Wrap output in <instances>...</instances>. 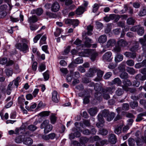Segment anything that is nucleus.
Wrapping results in <instances>:
<instances>
[{"mask_svg":"<svg viewBox=\"0 0 146 146\" xmlns=\"http://www.w3.org/2000/svg\"><path fill=\"white\" fill-rule=\"evenodd\" d=\"M139 42L141 45L142 50L144 52H146V43L142 38L139 39Z\"/></svg>","mask_w":146,"mask_h":146,"instance_id":"18","label":"nucleus"},{"mask_svg":"<svg viewBox=\"0 0 146 146\" xmlns=\"http://www.w3.org/2000/svg\"><path fill=\"white\" fill-rule=\"evenodd\" d=\"M127 71L131 74L134 75L137 73V71L133 68L129 67L127 68Z\"/></svg>","mask_w":146,"mask_h":146,"instance_id":"31","label":"nucleus"},{"mask_svg":"<svg viewBox=\"0 0 146 146\" xmlns=\"http://www.w3.org/2000/svg\"><path fill=\"white\" fill-rule=\"evenodd\" d=\"M120 77L122 79H127L128 78V74L126 72H123L120 74Z\"/></svg>","mask_w":146,"mask_h":146,"instance_id":"41","label":"nucleus"},{"mask_svg":"<svg viewBox=\"0 0 146 146\" xmlns=\"http://www.w3.org/2000/svg\"><path fill=\"white\" fill-rule=\"evenodd\" d=\"M98 53L97 52H94L91 53L90 55V58L92 62H94L96 60L98 56Z\"/></svg>","mask_w":146,"mask_h":146,"instance_id":"17","label":"nucleus"},{"mask_svg":"<svg viewBox=\"0 0 146 146\" xmlns=\"http://www.w3.org/2000/svg\"><path fill=\"white\" fill-rule=\"evenodd\" d=\"M5 72L6 75L8 76H11L13 74L12 70L11 69H6L5 70Z\"/></svg>","mask_w":146,"mask_h":146,"instance_id":"56","label":"nucleus"},{"mask_svg":"<svg viewBox=\"0 0 146 146\" xmlns=\"http://www.w3.org/2000/svg\"><path fill=\"white\" fill-rule=\"evenodd\" d=\"M123 59V55L117 53L115 57V60L116 62H117L121 61Z\"/></svg>","mask_w":146,"mask_h":146,"instance_id":"24","label":"nucleus"},{"mask_svg":"<svg viewBox=\"0 0 146 146\" xmlns=\"http://www.w3.org/2000/svg\"><path fill=\"white\" fill-rule=\"evenodd\" d=\"M93 26L90 25L87 26V29L88 30L87 32H84L82 33L83 37H85L86 35L90 36L92 35V31H93Z\"/></svg>","mask_w":146,"mask_h":146,"instance_id":"6","label":"nucleus"},{"mask_svg":"<svg viewBox=\"0 0 146 146\" xmlns=\"http://www.w3.org/2000/svg\"><path fill=\"white\" fill-rule=\"evenodd\" d=\"M124 90L127 92L129 91L131 93H134L136 92V90L133 88H125Z\"/></svg>","mask_w":146,"mask_h":146,"instance_id":"58","label":"nucleus"},{"mask_svg":"<svg viewBox=\"0 0 146 146\" xmlns=\"http://www.w3.org/2000/svg\"><path fill=\"white\" fill-rule=\"evenodd\" d=\"M97 71V69L95 68H90L88 73L86 74V76L88 77H93Z\"/></svg>","mask_w":146,"mask_h":146,"instance_id":"7","label":"nucleus"},{"mask_svg":"<svg viewBox=\"0 0 146 146\" xmlns=\"http://www.w3.org/2000/svg\"><path fill=\"white\" fill-rule=\"evenodd\" d=\"M90 93L88 92H85V95L83 99V103L84 104H88L90 102Z\"/></svg>","mask_w":146,"mask_h":146,"instance_id":"11","label":"nucleus"},{"mask_svg":"<svg viewBox=\"0 0 146 146\" xmlns=\"http://www.w3.org/2000/svg\"><path fill=\"white\" fill-rule=\"evenodd\" d=\"M89 139L86 137H81L80 139V142L81 144H85L88 141Z\"/></svg>","mask_w":146,"mask_h":146,"instance_id":"36","label":"nucleus"},{"mask_svg":"<svg viewBox=\"0 0 146 146\" xmlns=\"http://www.w3.org/2000/svg\"><path fill=\"white\" fill-rule=\"evenodd\" d=\"M84 11V8L80 7L77 9L76 11V13L77 15H80L82 14Z\"/></svg>","mask_w":146,"mask_h":146,"instance_id":"29","label":"nucleus"},{"mask_svg":"<svg viewBox=\"0 0 146 146\" xmlns=\"http://www.w3.org/2000/svg\"><path fill=\"white\" fill-rule=\"evenodd\" d=\"M118 43L119 46L123 47L126 46L127 44V42L123 39H121L118 41Z\"/></svg>","mask_w":146,"mask_h":146,"instance_id":"33","label":"nucleus"},{"mask_svg":"<svg viewBox=\"0 0 146 146\" xmlns=\"http://www.w3.org/2000/svg\"><path fill=\"white\" fill-rule=\"evenodd\" d=\"M137 32L138 35L140 36H142L144 32V28L139 26Z\"/></svg>","mask_w":146,"mask_h":146,"instance_id":"35","label":"nucleus"},{"mask_svg":"<svg viewBox=\"0 0 146 146\" xmlns=\"http://www.w3.org/2000/svg\"><path fill=\"white\" fill-rule=\"evenodd\" d=\"M113 88L108 87L106 88L103 90L105 92H107L109 94H111L113 93Z\"/></svg>","mask_w":146,"mask_h":146,"instance_id":"57","label":"nucleus"},{"mask_svg":"<svg viewBox=\"0 0 146 146\" xmlns=\"http://www.w3.org/2000/svg\"><path fill=\"white\" fill-rule=\"evenodd\" d=\"M130 106L132 108L134 109L135 107L138 106V103L136 101L131 102L130 104Z\"/></svg>","mask_w":146,"mask_h":146,"instance_id":"45","label":"nucleus"},{"mask_svg":"<svg viewBox=\"0 0 146 146\" xmlns=\"http://www.w3.org/2000/svg\"><path fill=\"white\" fill-rule=\"evenodd\" d=\"M95 98L98 100H100L102 99V94L100 92H97L95 94Z\"/></svg>","mask_w":146,"mask_h":146,"instance_id":"40","label":"nucleus"},{"mask_svg":"<svg viewBox=\"0 0 146 146\" xmlns=\"http://www.w3.org/2000/svg\"><path fill=\"white\" fill-rule=\"evenodd\" d=\"M116 66L117 65L116 64L111 63H110L108 66V68L111 69H115Z\"/></svg>","mask_w":146,"mask_h":146,"instance_id":"61","label":"nucleus"},{"mask_svg":"<svg viewBox=\"0 0 146 146\" xmlns=\"http://www.w3.org/2000/svg\"><path fill=\"white\" fill-rule=\"evenodd\" d=\"M51 123L52 124H54L56 120V117L54 113H52L50 117Z\"/></svg>","mask_w":146,"mask_h":146,"instance_id":"34","label":"nucleus"},{"mask_svg":"<svg viewBox=\"0 0 146 146\" xmlns=\"http://www.w3.org/2000/svg\"><path fill=\"white\" fill-rule=\"evenodd\" d=\"M146 116V112H143L139 114L137 116L136 120L137 121H139L142 119L143 116Z\"/></svg>","mask_w":146,"mask_h":146,"instance_id":"38","label":"nucleus"},{"mask_svg":"<svg viewBox=\"0 0 146 146\" xmlns=\"http://www.w3.org/2000/svg\"><path fill=\"white\" fill-rule=\"evenodd\" d=\"M111 55L112 53L111 52H108L103 55L102 58L104 60L109 61L111 60Z\"/></svg>","mask_w":146,"mask_h":146,"instance_id":"9","label":"nucleus"},{"mask_svg":"<svg viewBox=\"0 0 146 146\" xmlns=\"http://www.w3.org/2000/svg\"><path fill=\"white\" fill-rule=\"evenodd\" d=\"M135 78L137 80L143 81L146 80V75H142L141 74H138L136 76Z\"/></svg>","mask_w":146,"mask_h":146,"instance_id":"22","label":"nucleus"},{"mask_svg":"<svg viewBox=\"0 0 146 146\" xmlns=\"http://www.w3.org/2000/svg\"><path fill=\"white\" fill-rule=\"evenodd\" d=\"M121 127L120 126H119L116 127L115 129V133L117 134H119L121 133Z\"/></svg>","mask_w":146,"mask_h":146,"instance_id":"52","label":"nucleus"},{"mask_svg":"<svg viewBox=\"0 0 146 146\" xmlns=\"http://www.w3.org/2000/svg\"><path fill=\"white\" fill-rule=\"evenodd\" d=\"M60 8L59 3L56 1L52 4L51 11L53 12H56L58 11Z\"/></svg>","mask_w":146,"mask_h":146,"instance_id":"4","label":"nucleus"},{"mask_svg":"<svg viewBox=\"0 0 146 146\" xmlns=\"http://www.w3.org/2000/svg\"><path fill=\"white\" fill-rule=\"evenodd\" d=\"M146 15V8L143 7L139 11L138 15L140 17H143Z\"/></svg>","mask_w":146,"mask_h":146,"instance_id":"32","label":"nucleus"},{"mask_svg":"<svg viewBox=\"0 0 146 146\" xmlns=\"http://www.w3.org/2000/svg\"><path fill=\"white\" fill-rule=\"evenodd\" d=\"M98 117L99 122L96 123L97 126L98 127L103 126V124L104 123V121L103 118V116L101 115V113L98 114Z\"/></svg>","mask_w":146,"mask_h":146,"instance_id":"5","label":"nucleus"},{"mask_svg":"<svg viewBox=\"0 0 146 146\" xmlns=\"http://www.w3.org/2000/svg\"><path fill=\"white\" fill-rule=\"evenodd\" d=\"M97 108L96 107L90 108L88 110L89 113L92 116L95 115L97 113Z\"/></svg>","mask_w":146,"mask_h":146,"instance_id":"23","label":"nucleus"},{"mask_svg":"<svg viewBox=\"0 0 146 146\" xmlns=\"http://www.w3.org/2000/svg\"><path fill=\"white\" fill-rule=\"evenodd\" d=\"M50 112L49 111H43L40 113L39 115L41 117L47 116L49 115Z\"/></svg>","mask_w":146,"mask_h":146,"instance_id":"47","label":"nucleus"},{"mask_svg":"<svg viewBox=\"0 0 146 146\" xmlns=\"http://www.w3.org/2000/svg\"><path fill=\"white\" fill-rule=\"evenodd\" d=\"M121 83V81L119 78H115L110 82L111 85L116 84L118 86H120Z\"/></svg>","mask_w":146,"mask_h":146,"instance_id":"16","label":"nucleus"},{"mask_svg":"<svg viewBox=\"0 0 146 146\" xmlns=\"http://www.w3.org/2000/svg\"><path fill=\"white\" fill-rule=\"evenodd\" d=\"M83 62V60L82 57H78L76 58L74 61V62L75 64H79L82 63Z\"/></svg>","mask_w":146,"mask_h":146,"instance_id":"48","label":"nucleus"},{"mask_svg":"<svg viewBox=\"0 0 146 146\" xmlns=\"http://www.w3.org/2000/svg\"><path fill=\"white\" fill-rule=\"evenodd\" d=\"M49 120H46L41 124L40 128L41 129H44V133L46 134L51 131L53 128L52 126L49 124Z\"/></svg>","mask_w":146,"mask_h":146,"instance_id":"2","label":"nucleus"},{"mask_svg":"<svg viewBox=\"0 0 146 146\" xmlns=\"http://www.w3.org/2000/svg\"><path fill=\"white\" fill-rule=\"evenodd\" d=\"M91 50L89 49L84 50L80 53V56H83L88 57L90 55Z\"/></svg>","mask_w":146,"mask_h":146,"instance_id":"26","label":"nucleus"},{"mask_svg":"<svg viewBox=\"0 0 146 146\" xmlns=\"http://www.w3.org/2000/svg\"><path fill=\"white\" fill-rule=\"evenodd\" d=\"M43 10L41 8H38L35 10H33L31 13L33 14H36L37 15H40L43 13Z\"/></svg>","mask_w":146,"mask_h":146,"instance_id":"21","label":"nucleus"},{"mask_svg":"<svg viewBox=\"0 0 146 146\" xmlns=\"http://www.w3.org/2000/svg\"><path fill=\"white\" fill-rule=\"evenodd\" d=\"M7 59L6 58H0V64H5L7 62Z\"/></svg>","mask_w":146,"mask_h":146,"instance_id":"55","label":"nucleus"},{"mask_svg":"<svg viewBox=\"0 0 146 146\" xmlns=\"http://www.w3.org/2000/svg\"><path fill=\"white\" fill-rule=\"evenodd\" d=\"M115 116V113L113 112L109 113L107 117V120L110 121L113 119Z\"/></svg>","mask_w":146,"mask_h":146,"instance_id":"30","label":"nucleus"},{"mask_svg":"<svg viewBox=\"0 0 146 146\" xmlns=\"http://www.w3.org/2000/svg\"><path fill=\"white\" fill-rule=\"evenodd\" d=\"M13 84V82H11L10 83L8 86L7 90V94L8 95H9L10 94V91H11L12 90L13 88L12 86Z\"/></svg>","mask_w":146,"mask_h":146,"instance_id":"39","label":"nucleus"},{"mask_svg":"<svg viewBox=\"0 0 146 146\" xmlns=\"http://www.w3.org/2000/svg\"><path fill=\"white\" fill-rule=\"evenodd\" d=\"M108 143V141L107 140L104 139L101 141H100V144L99 143L96 142V146H103V145L105 144H107Z\"/></svg>","mask_w":146,"mask_h":146,"instance_id":"43","label":"nucleus"},{"mask_svg":"<svg viewBox=\"0 0 146 146\" xmlns=\"http://www.w3.org/2000/svg\"><path fill=\"white\" fill-rule=\"evenodd\" d=\"M109 113V111L108 110L105 109L101 111V114L103 117H107Z\"/></svg>","mask_w":146,"mask_h":146,"instance_id":"44","label":"nucleus"},{"mask_svg":"<svg viewBox=\"0 0 146 146\" xmlns=\"http://www.w3.org/2000/svg\"><path fill=\"white\" fill-rule=\"evenodd\" d=\"M123 88H118L115 91V95L118 96H121L124 93Z\"/></svg>","mask_w":146,"mask_h":146,"instance_id":"28","label":"nucleus"},{"mask_svg":"<svg viewBox=\"0 0 146 146\" xmlns=\"http://www.w3.org/2000/svg\"><path fill=\"white\" fill-rule=\"evenodd\" d=\"M127 64L130 66H133L134 65V62L131 60H127L126 62Z\"/></svg>","mask_w":146,"mask_h":146,"instance_id":"51","label":"nucleus"},{"mask_svg":"<svg viewBox=\"0 0 146 146\" xmlns=\"http://www.w3.org/2000/svg\"><path fill=\"white\" fill-rule=\"evenodd\" d=\"M99 133L102 135H106L108 134V131L106 129L101 128L99 130Z\"/></svg>","mask_w":146,"mask_h":146,"instance_id":"37","label":"nucleus"},{"mask_svg":"<svg viewBox=\"0 0 146 146\" xmlns=\"http://www.w3.org/2000/svg\"><path fill=\"white\" fill-rule=\"evenodd\" d=\"M107 40V37L105 35H103L100 36L98 39V42L100 43H104Z\"/></svg>","mask_w":146,"mask_h":146,"instance_id":"15","label":"nucleus"},{"mask_svg":"<svg viewBox=\"0 0 146 146\" xmlns=\"http://www.w3.org/2000/svg\"><path fill=\"white\" fill-rule=\"evenodd\" d=\"M27 128L30 131H34L37 129V127L33 125H31L28 126Z\"/></svg>","mask_w":146,"mask_h":146,"instance_id":"46","label":"nucleus"},{"mask_svg":"<svg viewBox=\"0 0 146 146\" xmlns=\"http://www.w3.org/2000/svg\"><path fill=\"white\" fill-rule=\"evenodd\" d=\"M102 94L103 95V96L104 98L106 100H108L110 98V96L109 95V93L107 92H104V91L103 90Z\"/></svg>","mask_w":146,"mask_h":146,"instance_id":"49","label":"nucleus"},{"mask_svg":"<svg viewBox=\"0 0 146 146\" xmlns=\"http://www.w3.org/2000/svg\"><path fill=\"white\" fill-rule=\"evenodd\" d=\"M136 145L137 146H141L143 143V141L141 140L139 138L137 139L135 141Z\"/></svg>","mask_w":146,"mask_h":146,"instance_id":"54","label":"nucleus"},{"mask_svg":"<svg viewBox=\"0 0 146 146\" xmlns=\"http://www.w3.org/2000/svg\"><path fill=\"white\" fill-rule=\"evenodd\" d=\"M52 100L53 101L55 102L58 103L59 101V97L58 95V93L56 91H54L52 93Z\"/></svg>","mask_w":146,"mask_h":146,"instance_id":"8","label":"nucleus"},{"mask_svg":"<svg viewBox=\"0 0 146 146\" xmlns=\"http://www.w3.org/2000/svg\"><path fill=\"white\" fill-rule=\"evenodd\" d=\"M132 44L133 46L129 48L130 51L132 52H136L140 49L139 44L137 41H133Z\"/></svg>","mask_w":146,"mask_h":146,"instance_id":"3","label":"nucleus"},{"mask_svg":"<svg viewBox=\"0 0 146 146\" xmlns=\"http://www.w3.org/2000/svg\"><path fill=\"white\" fill-rule=\"evenodd\" d=\"M44 79L45 80H48L49 77V75L48 71H46L43 74Z\"/></svg>","mask_w":146,"mask_h":146,"instance_id":"59","label":"nucleus"},{"mask_svg":"<svg viewBox=\"0 0 146 146\" xmlns=\"http://www.w3.org/2000/svg\"><path fill=\"white\" fill-rule=\"evenodd\" d=\"M24 144L27 145H31L33 143V140L30 137H27L23 141Z\"/></svg>","mask_w":146,"mask_h":146,"instance_id":"25","label":"nucleus"},{"mask_svg":"<svg viewBox=\"0 0 146 146\" xmlns=\"http://www.w3.org/2000/svg\"><path fill=\"white\" fill-rule=\"evenodd\" d=\"M135 22V20L133 18H129L127 19V23L128 25H133Z\"/></svg>","mask_w":146,"mask_h":146,"instance_id":"42","label":"nucleus"},{"mask_svg":"<svg viewBox=\"0 0 146 146\" xmlns=\"http://www.w3.org/2000/svg\"><path fill=\"white\" fill-rule=\"evenodd\" d=\"M112 75V74L111 72H108L104 76V78L105 79H107L109 78Z\"/></svg>","mask_w":146,"mask_h":146,"instance_id":"64","label":"nucleus"},{"mask_svg":"<svg viewBox=\"0 0 146 146\" xmlns=\"http://www.w3.org/2000/svg\"><path fill=\"white\" fill-rule=\"evenodd\" d=\"M27 43V40L23 39L22 40V43H16L15 45V47L16 48L25 53L29 51V47Z\"/></svg>","mask_w":146,"mask_h":146,"instance_id":"1","label":"nucleus"},{"mask_svg":"<svg viewBox=\"0 0 146 146\" xmlns=\"http://www.w3.org/2000/svg\"><path fill=\"white\" fill-rule=\"evenodd\" d=\"M46 37L45 35H43L41 38L40 42V45L43 44H45V41L46 40Z\"/></svg>","mask_w":146,"mask_h":146,"instance_id":"53","label":"nucleus"},{"mask_svg":"<svg viewBox=\"0 0 146 146\" xmlns=\"http://www.w3.org/2000/svg\"><path fill=\"white\" fill-rule=\"evenodd\" d=\"M98 77L96 78L94 80L96 81H99L101 80V78L102 77L104 74L103 71L100 70H98L97 71Z\"/></svg>","mask_w":146,"mask_h":146,"instance_id":"19","label":"nucleus"},{"mask_svg":"<svg viewBox=\"0 0 146 146\" xmlns=\"http://www.w3.org/2000/svg\"><path fill=\"white\" fill-rule=\"evenodd\" d=\"M28 21L30 23H35L38 21V19L35 15H33L29 18Z\"/></svg>","mask_w":146,"mask_h":146,"instance_id":"27","label":"nucleus"},{"mask_svg":"<svg viewBox=\"0 0 146 146\" xmlns=\"http://www.w3.org/2000/svg\"><path fill=\"white\" fill-rule=\"evenodd\" d=\"M117 139L115 135L111 134L109 135L108 141L112 144H115L117 142Z\"/></svg>","mask_w":146,"mask_h":146,"instance_id":"12","label":"nucleus"},{"mask_svg":"<svg viewBox=\"0 0 146 146\" xmlns=\"http://www.w3.org/2000/svg\"><path fill=\"white\" fill-rule=\"evenodd\" d=\"M115 43L116 41L114 39H110L107 42L106 46L108 48H109L114 46Z\"/></svg>","mask_w":146,"mask_h":146,"instance_id":"20","label":"nucleus"},{"mask_svg":"<svg viewBox=\"0 0 146 146\" xmlns=\"http://www.w3.org/2000/svg\"><path fill=\"white\" fill-rule=\"evenodd\" d=\"M85 40L84 42V46L86 47H90L91 45V43L93 42L92 40L86 36L85 37Z\"/></svg>","mask_w":146,"mask_h":146,"instance_id":"10","label":"nucleus"},{"mask_svg":"<svg viewBox=\"0 0 146 146\" xmlns=\"http://www.w3.org/2000/svg\"><path fill=\"white\" fill-rule=\"evenodd\" d=\"M101 86L100 84L97 83L95 84L94 86V89L96 91H98L101 89Z\"/></svg>","mask_w":146,"mask_h":146,"instance_id":"60","label":"nucleus"},{"mask_svg":"<svg viewBox=\"0 0 146 146\" xmlns=\"http://www.w3.org/2000/svg\"><path fill=\"white\" fill-rule=\"evenodd\" d=\"M20 79V78L19 77H17L12 82H14V85L16 86L17 87H18L19 85V80Z\"/></svg>","mask_w":146,"mask_h":146,"instance_id":"62","label":"nucleus"},{"mask_svg":"<svg viewBox=\"0 0 146 146\" xmlns=\"http://www.w3.org/2000/svg\"><path fill=\"white\" fill-rule=\"evenodd\" d=\"M124 55L127 58L134 59L136 57V54L135 53H132L128 52H126L124 53Z\"/></svg>","mask_w":146,"mask_h":146,"instance_id":"14","label":"nucleus"},{"mask_svg":"<svg viewBox=\"0 0 146 146\" xmlns=\"http://www.w3.org/2000/svg\"><path fill=\"white\" fill-rule=\"evenodd\" d=\"M123 85L122 86V88L123 90L125 89V88H128V86H131L132 84L130 81L127 79L123 81Z\"/></svg>","mask_w":146,"mask_h":146,"instance_id":"13","label":"nucleus"},{"mask_svg":"<svg viewBox=\"0 0 146 146\" xmlns=\"http://www.w3.org/2000/svg\"><path fill=\"white\" fill-rule=\"evenodd\" d=\"M62 32V30L60 28H57L56 31L54 33V35L56 36H58Z\"/></svg>","mask_w":146,"mask_h":146,"instance_id":"50","label":"nucleus"},{"mask_svg":"<svg viewBox=\"0 0 146 146\" xmlns=\"http://www.w3.org/2000/svg\"><path fill=\"white\" fill-rule=\"evenodd\" d=\"M22 136L21 135L17 137L15 139V142L17 143H20L22 142Z\"/></svg>","mask_w":146,"mask_h":146,"instance_id":"63","label":"nucleus"}]
</instances>
